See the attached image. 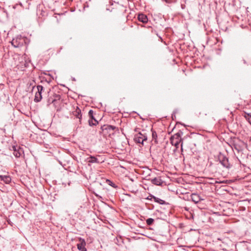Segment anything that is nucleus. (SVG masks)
<instances>
[{
    "label": "nucleus",
    "instance_id": "f03ea898",
    "mask_svg": "<svg viewBox=\"0 0 251 251\" xmlns=\"http://www.w3.org/2000/svg\"><path fill=\"white\" fill-rule=\"evenodd\" d=\"M183 132L179 130L178 132L175 134L173 136L170 138V142L173 146L176 147V149H178L180 143H181V148L182 151L183 142L181 136L182 135Z\"/></svg>",
    "mask_w": 251,
    "mask_h": 251
},
{
    "label": "nucleus",
    "instance_id": "1a4fd4ad",
    "mask_svg": "<svg viewBox=\"0 0 251 251\" xmlns=\"http://www.w3.org/2000/svg\"><path fill=\"white\" fill-rule=\"evenodd\" d=\"M191 199L192 201L196 203H198L201 200H202L199 195L196 193L192 194L191 195Z\"/></svg>",
    "mask_w": 251,
    "mask_h": 251
},
{
    "label": "nucleus",
    "instance_id": "6e6552de",
    "mask_svg": "<svg viewBox=\"0 0 251 251\" xmlns=\"http://www.w3.org/2000/svg\"><path fill=\"white\" fill-rule=\"evenodd\" d=\"M138 19L140 22L144 24L147 23L148 22V18L147 15L143 13H140L138 14Z\"/></svg>",
    "mask_w": 251,
    "mask_h": 251
},
{
    "label": "nucleus",
    "instance_id": "423d86ee",
    "mask_svg": "<svg viewBox=\"0 0 251 251\" xmlns=\"http://www.w3.org/2000/svg\"><path fill=\"white\" fill-rule=\"evenodd\" d=\"M94 111L92 110H90L88 112L89 119L88 120L89 125L90 126H96L98 124V121L94 118Z\"/></svg>",
    "mask_w": 251,
    "mask_h": 251
},
{
    "label": "nucleus",
    "instance_id": "f8f14e48",
    "mask_svg": "<svg viewBox=\"0 0 251 251\" xmlns=\"http://www.w3.org/2000/svg\"><path fill=\"white\" fill-rule=\"evenodd\" d=\"M151 182L152 184L160 186L163 183V181L160 177H154L151 180Z\"/></svg>",
    "mask_w": 251,
    "mask_h": 251
},
{
    "label": "nucleus",
    "instance_id": "c756f323",
    "mask_svg": "<svg viewBox=\"0 0 251 251\" xmlns=\"http://www.w3.org/2000/svg\"><path fill=\"white\" fill-rule=\"evenodd\" d=\"M96 196L97 198H101V199L102 198V197H101L100 196H99V195H98V194H96Z\"/></svg>",
    "mask_w": 251,
    "mask_h": 251
},
{
    "label": "nucleus",
    "instance_id": "9b49d317",
    "mask_svg": "<svg viewBox=\"0 0 251 251\" xmlns=\"http://www.w3.org/2000/svg\"><path fill=\"white\" fill-rule=\"evenodd\" d=\"M0 180L6 184H9L11 181V178L9 176L0 175Z\"/></svg>",
    "mask_w": 251,
    "mask_h": 251
},
{
    "label": "nucleus",
    "instance_id": "393cba45",
    "mask_svg": "<svg viewBox=\"0 0 251 251\" xmlns=\"http://www.w3.org/2000/svg\"><path fill=\"white\" fill-rule=\"evenodd\" d=\"M155 197L154 196L150 194V195L146 198L147 200L151 201L152 199H153L152 197Z\"/></svg>",
    "mask_w": 251,
    "mask_h": 251
},
{
    "label": "nucleus",
    "instance_id": "f257e3e1",
    "mask_svg": "<svg viewBox=\"0 0 251 251\" xmlns=\"http://www.w3.org/2000/svg\"><path fill=\"white\" fill-rule=\"evenodd\" d=\"M29 41L28 39L21 35H18L13 38L11 41L12 45L15 48H20L24 46L27 47Z\"/></svg>",
    "mask_w": 251,
    "mask_h": 251
},
{
    "label": "nucleus",
    "instance_id": "a211bd4d",
    "mask_svg": "<svg viewBox=\"0 0 251 251\" xmlns=\"http://www.w3.org/2000/svg\"><path fill=\"white\" fill-rule=\"evenodd\" d=\"M244 117L251 125V114L249 113H245Z\"/></svg>",
    "mask_w": 251,
    "mask_h": 251
},
{
    "label": "nucleus",
    "instance_id": "5701e85b",
    "mask_svg": "<svg viewBox=\"0 0 251 251\" xmlns=\"http://www.w3.org/2000/svg\"><path fill=\"white\" fill-rule=\"evenodd\" d=\"M154 222V220L152 218H148L146 220L147 224L148 226L151 225Z\"/></svg>",
    "mask_w": 251,
    "mask_h": 251
},
{
    "label": "nucleus",
    "instance_id": "9d476101",
    "mask_svg": "<svg viewBox=\"0 0 251 251\" xmlns=\"http://www.w3.org/2000/svg\"><path fill=\"white\" fill-rule=\"evenodd\" d=\"M100 128L102 131H110L115 130L116 128V127L114 126L104 125L102 126H101Z\"/></svg>",
    "mask_w": 251,
    "mask_h": 251
},
{
    "label": "nucleus",
    "instance_id": "ddd939ff",
    "mask_svg": "<svg viewBox=\"0 0 251 251\" xmlns=\"http://www.w3.org/2000/svg\"><path fill=\"white\" fill-rule=\"evenodd\" d=\"M88 162L91 163H100V161L98 160V158L93 156H90V157L87 158Z\"/></svg>",
    "mask_w": 251,
    "mask_h": 251
},
{
    "label": "nucleus",
    "instance_id": "a878e982",
    "mask_svg": "<svg viewBox=\"0 0 251 251\" xmlns=\"http://www.w3.org/2000/svg\"><path fill=\"white\" fill-rule=\"evenodd\" d=\"M177 0H165L166 2L167 3H174L176 2Z\"/></svg>",
    "mask_w": 251,
    "mask_h": 251
},
{
    "label": "nucleus",
    "instance_id": "20e7f679",
    "mask_svg": "<svg viewBox=\"0 0 251 251\" xmlns=\"http://www.w3.org/2000/svg\"><path fill=\"white\" fill-rule=\"evenodd\" d=\"M71 115L73 116L74 119L78 120L79 125L81 124L82 115L81 110L78 106H74V109L72 111Z\"/></svg>",
    "mask_w": 251,
    "mask_h": 251
},
{
    "label": "nucleus",
    "instance_id": "4be33fe9",
    "mask_svg": "<svg viewBox=\"0 0 251 251\" xmlns=\"http://www.w3.org/2000/svg\"><path fill=\"white\" fill-rule=\"evenodd\" d=\"M37 93H40L41 95H42V91L44 90V87L42 85H38L37 86Z\"/></svg>",
    "mask_w": 251,
    "mask_h": 251
},
{
    "label": "nucleus",
    "instance_id": "7ed1b4c3",
    "mask_svg": "<svg viewBox=\"0 0 251 251\" xmlns=\"http://www.w3.org/2000/svg\"><path fill=\"white\" fill-rule=\"evenodd\" d=\"M218 160L223 167L229 169L232 167V164L229 162L228 158L224 154L220 152L218 155Z\"/></svg>",
    "mask_w": 251,
    "mask_h": 251
},
{
    "label": "nucleus",
    "instance_id": "6ab92c4d",
    "mask_svg": "<svg viewBox=\"0 0 251 251\" xmlns=\"http://www.w3.org/2000/svg\"><path fill=\"white\" fill-rule=\"evenodd\" d=\"M24 61L23 62V65H24L23 68H27L28 67L29 62L28 61H27L25 59L26 54H24Z\"/></svg>",
    "mask_w": 251,
    "mask_h": 251
},
{
    "label": "nucleus",
    "instance_id": "c85d7f7f",
    "mask_svg": "<svg viewBox=\"0 0 251 251\" xmlns=\"http://www.w3.org/2000/svg\"><path fill=\"white\" fill-rule=\"evenodd\" d=\"M248 58L251 59V52L248 54Z\"/></svg>",
    "mask_w": 251,
    "mask_h": 251
},
{
    "label": "nucleus",
    "instance_id": "39448f33",
    "mask_svg": "<svg viewBox=\"0 0 251 251\" xmlns=\"http://www.w3.org/2000/svg\"><path fill=\"white\" fill-rule=\"evenodd\" d=\"M148 139L147 134L145 131L139 132L134 135V141L137 143L143 144V142Z\"/></svg>",
    "mask_w": 251,
    "mask_h": 251
},
{
    "label": "nucleus",
    "instance_id": "7c9ffc66",
    "mask_svg": "<svg viewBox=\"0 0 251 251\" xmlns=\"http://www.w3.org/2000/svg\"><path fill=\"white\" fill-rule=\"evenodd\" d=\"M50 100L49 99V100H48V103H50Z\"/></svg>",
    "mask_w": 251,
    "mask_h": 251
},
{
    "label": "nucleus",
    "instance_id": "b1692460",
    "mask_svg": "<svg viewBox=\"0 0 251 251\" xmlns=\"http://www.w3.org/2000/svg\"><path fill=\"white\" fill-rule=\"evenodd\" d=\"M209 179L211 180V181L210 182V183L211 184L218 183V182L216 180H215L214 179H213L212 178H209Z\"/></svg>",
    "mask_w": 251,
    "mask_h": 251
},
{
    "label": "nucleus",
    "instance_id": "0eeeda50",
    "mask_svg": "<svg viewBox=\"0 0 251 251\" xmlns=\"http://www.w3.org/2000/svg\"><path fill=\"white\" fill-rule=\"evenodd\" d=\"M79 243L77 244V247L78 250L80 251H87V249L85 248L86 242L85 240L80 237L78 238Z\"/></svg>",
    "mask_w": 251,
    "mask_h": 251
},
{
    "label": "nucleus",
    "instance_id": "cd10ccee",
    "mask_svg": "<svg viewBox=\"0 0 251 251\" xmlns=\"http://www.w3.org/2000/svg\"><path fill=\"white\" fill-rule=\"evenodd\" d=\"M57 100H51V103H54V104H55V103L56 102Z\"/></svg>",
    "mask_w": 251,
    "mask_h": 251
},
{
    "label": "nucleus",
    "instance_id": "4468645a",
    "mask_svg": "<svg viewBox=\"0 0 251 251\" xmlns=\"http://www.w3.org/2000/svg\"><path fill=\"white\" fill-rule=\"evenodd\" d=\"M152 132V141L154 142V144H158V141H157V135L156 132V131L153 130L151 129Z\"/></svg>",
    "mask_w": 251,
    "mask_h": 251
},
{
    "label": "nucleus",
    "instance_id": "dca6fc26",
    "mask_svg": "<svg viewBox=\"0 0 251 251\" xmlns=\"http://www.w3.org/2000/svg\"><path fill=\"white\" fill-rule=\"evenodd\" d=\"M42 99V95L39 93H36L34 98V101L36 102H38L41 100Z\"/></svg>",
    "mask_w": 251,
    "mask_h": 251
},
{
    "label": "nucleus",
    "instance_id": "bb28decb",
    "mask_svg": "<svg viewBox=\"0 0 251 251\" xmlns=\"http://www.w3.org/2000/svg\"><path fill=\"white\" fill-rule=\"evenodd\" d=\"M12 150L14 151H17V147L15 146H13L12 147Z\"/></svg>",
    "mask_w": 251,
    "mask_h": 251
},
{
    "label": "nucleus",
    "instance_id": "412c9836",
    "mask_svg": "<svg viewBox=\"0 0 251 251\" xmlns=\"http://www.w3.org/2000/svg\"><path fill=\"white\" fill-rule=\"evenodd\" d=\"M14 155L17 157H20L21 155V152L19 150L15 151L13 152Z\"/></svg>",
    "mask_w": 251,
    "mask_h": 251
},
{
    "label": "nucleus",
    "instance_id": "aec40b11",
    "mask_svg": "<svg viewBox=\"0 0 251 251\" xmlns=\"http://www.w3.org/2000/svg\"><path fill=\"white\" fill-rule=\"evenodd\" d=\"M106 182L108 185L111 186L112 187H113L114 188H116L117 187V186L113 182H112V181H111L109 179H107Z\"/></svg>",
    "mask_w": 251,
    "mask_h": 251
},
{
    "label": "nucleus",
    "instance_id": "2eb2a0df",
    "mask_svg": "<svg viewBox=\"0 0 251 251\" xmlns=\"http://www.w3.org/2000/svg\"><path fill=\"white\" fill-rule=\"evenodd\" d=\"M153 198V199L154 200V201L156 202H157L160 204H166L167 203L166 202L161 199H159L157 197H152Z\"/></svg>",
    "mask_w": 251,
    "mask_h": 251
},
{
    "label": "nucleus",
    "instance_id": "f3484780",
    "mask_svg": "<svg viewBox=\"0 0 251 251\" xmlns=\"http://www.w3.org/2000/svg\"><path fill=\"white\" fill-rule=\"evenodd\" d=\"M19 64H18L21 68H23V62L24 61V55L19 57Z\"/></svg>",
    "mask_w": 251,
    "mask_h": 251
}]
</instances>
